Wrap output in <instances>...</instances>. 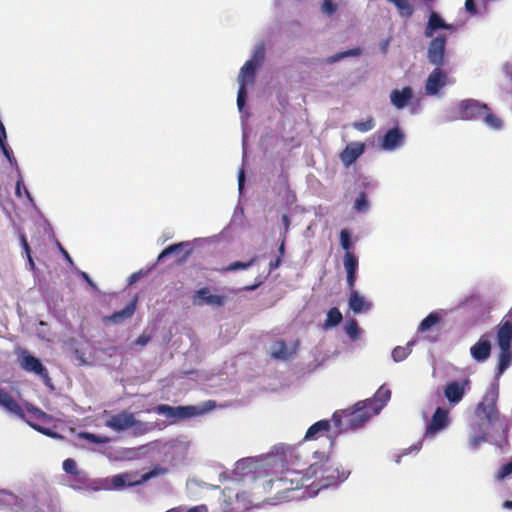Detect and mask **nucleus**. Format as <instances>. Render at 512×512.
Masks as SVG:
<instances>
[{
  "label": "nucleus",
  "mask_w": 512,
  "mask_h": 512,
  "mask_svg": "<svg viewBox=\"0 0 512 512\" xmlns=\"http://www.w3.org/2000/svg\"><path fill=\"white\" fill-rule=\"evenodd\" d=\"M305 475V487L314 493L343 482L348 473L333 461L325 452L315 451L313 462L302 471Z\"/></svg>",
  "instance_id": "obj_1"
},
{
  "label": "nucleus",
  "mask_w": 512,
  "mask_h": 512,
  "mask_svg": "<svg viewBox=\"0 0 512 512\" xmlns=\"http://www.w3.org/2000/svg\"><path fill=\"white\" fill-rule=\"evenodd\" d=\"M0 406L5 408L9 413L25 420L30 427L41 434L51 438H62L57 432L36 422V420L42 423L50 422L52 417L49 414L34 406H27V412L25 413L18 402L2 388H0Z\"/></svg>",
  "instance_id": "obj_2"
},
{
  "label": "nucleus",
  "mask_w": 512,
  "mask_h": 512,
  "mask_svg": "<svg viewBox=\"0 0 512 512\" xmlns=\"http://www.w3.org/2000/svg\"><path fill=\"white\" fill-rule=\"evenodd\" d=\"M305 487V475L302 471L287 469L280 476L270 479L264 490L272 495L275 501H287L293 497L290 493Z\"/></svg>",
  "instance_id": "obj_3"
},
{
  "label": "nucleus",
  "mask_w": 512,
  "mask_h": 512,
  "mask_svg": "<svg viewBox=\"0 0 512 512\" xmlns=\"http://www.w3.org/2000/svg\"><path fill=\"white\" fill-rule=\"evenodd\" d=\"M458 117L462 120H481L488 128L499 131L503 121L485 103L476 99H465L458 104Z\"/></svg>",
  "instance_id": "obj_4"
},
{
  "label": "nucleus",
  "mask_w": 512,
  "mask_h": 512,
  "mask_svg": "<svg viewBox=\"0 0 512 512\" xmlns=\"http://www.w3.org/2000/svg\"><path fill=\"white\" fill-rule=\"evenodd\" d=\"M377 415L368 405L357 402L353 407L341 411H336L332 415V422L338 429V432L348 430H357L363 427L371 417Z\"/></svg>",
  "instance_id": "obj_5"
},
{
  "label": "nucleus",
  "mask_w": 512,
  "mask_h": 512,
  "mask_svg": "<svg viewBox=\"0 0 512 512\" xmlns=\"http://www.w3.org/2000/svg\"><path fill=\"white\" fill-rule=\"evenodd\" d=\"M387 1L390 3H393L396 6L399 14L402 17L410 18L414 13V7L410 3H408L407 0H387ZM422 1L425 3L427 8L431 11L427 25L424 30L425 37L432 38L434 36L435 32L439 29L450 30V31L454 30V27L452 24H447L437 12L433 11L432 4H433L434 0H422Z\"/></svg>",
  "instance_id": "obj_6"
},
{
  "label": "nucleus",
  "mask_w": 512,
  "mask_h": 512,
  "mask_svg": "<svg viewBox=\"0 0 512 512\" xmlns=\"http://www.w3.org/2000/svg\"><path fill=\"white\" fill-rule=\"evenodd\" d=\"M498 397V388L494 386L489 387L483 395L482 400L477 404L474 410V416L494 425L499 423L502 427L507 428L506 418L500 414L497 408Z\"/></svg>",
  "instance_id": "obj_7"
},
{
  "label": "nucleus",
  "mask_w": 512,
  "mask_h": 512,
  "mask_svg": "<svg viewBox=\"0 0 512 512\" xmlns=\"http://www.w3.org/2000/svg\"><path fill=\"white\" fill-rule=\"evenodd\" d=\"M222 508L224 512H246L252 507V500L246 492H240L231 487L222 491Z\"/></svg>",
  "instance_id": "obj_8"
},
{
  "label": "nucleus",
  "mask_w": 512,
  "mask_h": 512,
  "mask_svg": "<svg viewBox=\"0 0 512 512\" xmlns=\"http://www.w3.org/2000/svg\"><path fill=\"white\" fill-rule=\"evenodd\" d=\"M259 65H257V62L254 60H248L245 62L243 67L240 70L239 76H238V82H239V90L237 94V106L239 110L241 111L245 105L246 102V81L253 82L255 78V72Z\"/></svg>",
  "instance_id": "obj_9"
},
{
  "label": "nucleus",
  "mask_w": 512,
  "mask_h": 512,
  "mask_svg": "<svg viewBox=\"0 0 512 512\" xmlns=\"http://www.w3.org/2000/svg\"><path fill=\"white\" fill-rule=\"evenodd\" d=\"M105 426L116 432H121L130 428L141 429L145 424L137 420L132 413L121 411L120 413L110 416L105 421Z\"/></svg>",
  "instance_id": "obj_10"
},
{
  "label": "nucleus",
  "mask_w": 512,
  "mask_h": 512,
  "mask_svg": "<svg viewBox=\"0 0 512 512\" xmlns=\"http://www.w3.org/2000/svg\"><path fill=\"white\" fill-rule=\"evenodd\" d=\"M14 512H51L52 506L39 502L34 493L24 494L21 497L16 495V503L13 507Z\"/></svg>",
  "instance_id": "obj_11"
},
{
  "label": "nucleus",
  "mask_w": 512,
  "mask_h": 512,
  "mask_svg": "<svg viewBox=\"0 0 512 512\" xmlns=\"http://www.w3.org/2000/svg\"><path fill=\"white\" fill-rule=\"evenodd\" d=\"M494 426L492 423L476 418L471 422L469 426V445L473 449H477L481 443L488 440L490 427Z\"/></svg>",
  "instance_id": "obj_12"
},
{
  "label": "nucleus",
  "mask_w": 512,
  "mask_h": 512,
  "mask_svg": "<svg viewBox=\"0 0 512 512\" xmlns=\"http://www.w3.org/2000/svg\"><path fill=\"white\" fill-rule=\"evenodd\" d=\"M18 360L21 369L24 371L34 373L45 381L50 380L48 370L45 368V366L38 358L31 355L26 349L20 350Z\"/></svg>",
  "instance_id": "obj_13"
},
{
  "label": "nucleus",
  "mask_w": 512,
  "mask_h": 512,
  "mask_svg": "<svg viewBox=\"0 0 512 512\" xmlns=\"http://www.w3.org/2000/svg\"><path fill=\"white\" fill-rule=\"evenodd\" d=\"M446 43L447 37L445 35H438L431 40L427 50V59L430 64L436 67L445 64Z\"/></svg>",
  "instance_id": "obj_14"
},
{
  "label": "nucleus",
  "mask_w": 512,
  "mask_h": 512,
  "mask_svg": "<svg viewBox=\"0 0 512 512\" xmlns=\"http://www.w3.org/2000/svg\"><path fill=\"white\" fill-rule=\"evenodd\" d=\"M155 412L171 418L174 421L180 419H187L198 414V409L195 406H177L172 407L167 404H159L155 407Z\"/></svg>",
  "instance_id": "obj_15"
},
{
  "label": "nucleus",
  "mask_w": 512,
  "mask_h": 512,
  "mask_svg": "<svg viewBox=\"0 0 512 512\" xmlns=\"http://www.w3.org/2000/svg\"><path fill=\"white\" fill-rule=\"evenodd\" d=\"M447 83V72L441 69V67H435L426 80L425 90L427 94L436 95Z\"/></svg>",
  "instance_id": "obj_16"
},
{
  "label": "nucleus",
  "mask_w": 512,
  "mask_h": 512,
  "mask_svg": "<svg viewBox=\"0 0 512 512\" xmlns=\"http://www.w3.org/2000/svg\"><path fill=\"white\" fill-rule=\"evenodd\" d=\"M470 380L452 381L444 388V396L452 405L458 404L464 397L466 388L469 386Z\"/></svg>",
  "instance_id": "obj_17"
},
{
  "label": "nucleus",
  "mask_w": 512,
  "mask_h": 512,
  "mask_svg": "<svg viewBox=\"0 0 512 512\" xmlns=\"http://www.w3.org/2000/svg\"><path fill=\"white\" fill-rule=\"evenodd\" d=\"M449 413L446 409L438 407L436 408L430 423L426 428V436H434L438 432L442 431L449 425Z\"/></svg>",
  "instance_id": "obj_18"
},
{
  "label": "nucleus",
  "mask_w": 512,
  "mask_h": 512,
  "mask_svg": "<svg viewBox=\"0 0 512 512\" xmlns=\"http://www.w3.org/2000/svg\"><path fill=\"white\" fill-rule=\"evenodd\" d=\"M366 146L362 142H350L340 153L339 158L343 165L348 168L365 152Z\"/></svg>",
  "instance_id": "obj_19"
},
{
  "label": "nucleus",
  "mask_w": 512,
  "mask_h": 512,
  "mask_svg": "<svg viewBox=\"0 0 512 512\" xmlns=\"http://www.w3.org/2000/svg\"><path fill=\"white\" fill-rule=\"evenodd\" d=\"M491 348L490 335L486 333L470 348V354L475 361L484 362L490 357Z\"/></svg>",
  "instance_id": "obj_20"
},
{
  "label": "nucleus",
  "mask_w": 512,
  "mask_h": 512,
  "mask_svg": "<svg viewBox=\"0 0 512 512\" xmlns=\"http://www.w3.org/2000/svg\"><path fill=\"white\" fill-rule=\"evenodd\" d=\"M391 391L388 388L381 386L372 398L362 400L361 404L368 405L374 413L379 414L387 402L390 400Z\"/></svg>",
  "instance_id": "obj_21"
},
{
  "label": "nucleus",
  "mask_w": 512,
  "mask_h": 512,
  "mask_svg": "<svg viewBox=\"0 0 512 512\" xmlns=\"http://www.w3.org/2000/svg\"><path fill=\"white\" fill-rule=\"evenodd\" d=\"M193 303L195 305H212V306H223L225 304V297L221 295H211L208 287L200 288L196 291L193 296Z\"/></svg>",
  "instance_id": "obj_22"
},
{
  "label": "nucleus",
  "mask_w": 512,
  "mask_h": 512,
  "mask_svg": "<svg viewBox=\"0 0 512 512\" xmlns=\"http://www.w3.org/2000/svg\"><path fill=\"white\" fill-rule=\"evenodd\" d=\"M192 245L188 241L179 242L176 244L169 245L166 247L158 256V261L163 260L164 258L168 257L172 254H180L183 253L182 257L180 258V262L185 261L192 253Z\"/></svg>",
  "instance_id": "obj_23"
},
{
  "label": "nucleus",
  "mask_w": 512,
  "mask_h": 512,
  "mask_svg": "<svg viewBox=\"0 0 512 512\" xmlns=\"http://www.w3.org/2000/svg\"><path fill=\"white\" fill-rule=\"evenodd\" d=\"M403 141H404L403 132L398 127H394L392 129H389L385 133V135L382 137L380 145H381L382 149L391 151V150H394L397 147L401 146Z\"/></svg>",
  "instance_id": "obj_24"
},
{
  "label": "nucleus",
  "mask_w": 512,
  "mask_h": 512,
  "mask_svg": "<svg viewBox=\"0 0 512 512\" xmlns=\"http://www.w3.org/2000/svg\"><path fill=\"white\" fill-rule=\"evenodd\" d=\"M413 89L409 86L399 89H394L390 93L391 104L397 109L405 108L413 99Z\"/></svg>",
  "instance_id": "obj_25"
},
{
  "label": "nucleus",
  "mask_w": 512,
  "mask_h": 512,
  "mask_svg": "<svg viewBox=\"0 0 512 512\" xmlns=\"http://www.w3.org/2000/svg\"><path fill=\"white\" fill-rule=\"evenodd\" d=\"M136 309V299L131 301L124 309L114 312L112 315L103 318L105 323H122L133 316Z\"/></svg>",
  "instance_id": "obj_26"
},
{
  "label": "nucleus",
  "mask_w": 512,
  "mask_h": 512,
  "mask_svg": "<svg viewBox=\"0 0 512 512\" xmlns=\"http://www.w3.org/2000/svg\"><path fill=\"white\" fill-rule=\"evenodd\" d=\"M331 429V421L329 420H320L311 425L304 439L305 440H316L321 436L327 435Z\"/></svg>",
  "instance_id": "obj_27"
},
{
  "label": "nucleus",
  "mask_w": 512,
  "mask_h": 512,
  "mask_svg": "<svg viewBox=\"0 0 512 512\" xmlns=\"http://www.w3.org/2000/svg\"><path fill=\"white\" fill-rule=\"evenodd\" d=\"M497 344L499 347H511L512 320L502 321L497 331Z\"/></svg>",
  "instance_id": "obj_28"
},
{
  "label": "nucleus",
  "mask_w": 512,
  "mask_h": 512,
  "mask_svg": "<svg viewBox=\"0 0 512 512\" xmlns=\"http://www.w3.org/2000/svg\"><path fill=\"white\" fill-rule=\"evenodd\" d=\"M348 304L349 308L354 313H361L362 311L370 308V303H368L356 290L350 291Z\"/></svg>",
  "instance_id": "obj_29"
},
{
  "label": "nucleus",
  "mask_w": 512,
  "mask_h": 512,
  "mask_svg": "<svg viewBox=\"0 0 512 512\" xmlns=\"http://www.w3.org/2000/svg\"><path fill=\"white\" fill-rule=\"evenodd\" d=\"M498 374L501 375L512 363L511 347H499Z\"/></svg>",
  "instance_id": "obj_30"
},
{
  "label": "nucleus",
  "mask_w": 512,
  "mask_h": 512,
  "mask_svg": "<svg viewBox=\"0 0 512 512\" xmlns=\"http://www.w3.org/2000/svg\"><path fill=\"white\" fill-rule=\"evenodd\" d=\"M292 352L288 350L284 341H277L273 346L272 357L275 359L287 360L291 357Z\"/></svg>",
  "instance_id": "obj_31"
},
{
  "label": "nucleus",
  "mask_w": 512,
  "mask_h": 512,
  "mask_svg": "<svg viewBox=\"0 0 512 512\" xmlns=\"http://www.w3.org/2000/svg\"><path fill=\"white\" fill-rule=\"evenodd\" d=\"M16 503V495L8 490H0V509L10 508L13 511V507Z\"/></svg>",
  "instance_id": "obj_32"
},
{
  "label": "nucleus",
  "mask_w": 512,
  "mask_h": 512,
  "mask_svg": "<svg viewBox=\"0 0 512 512\" xmlns=\"http://www.w3.org/2000/svg\"><path fill=\"white\" fill-rule=\"evenodd\" d=\"M441 320V317L439 316L438 313L436 312H431L427 317H425L419 327H418V331L420 332H425V331H428L430 330V328L432 326H434L435 324L439 323Z\"/></svg>",
  "instance_id": "obj_33"
},
{
  "label": "nucleus",
  "mask_w": 512,
  "mask_h": 512,
  "mask_svg": "<svg viewBox=\"0 0 512 512\" xmlns=\"http://www.w3.org/2000/svg\"><path fill=\"white\" fill-rule=\"evenodd\" d=\"M343 319L342 313L336 307L331 308L327 313L325 327H333L341 323Z\"/></svg>",
  "instance_id": "obj_34"
},
{
  "label": "nucleus",
  "mask_w": 512,
  "mask_h": 512,
  "mask_svg": "<svg viewBox=\"0 0 512 512\" xmlns=\"http://www.w3.org/2000/svg\"><path fill=\"white\" fill-rule=\"evenodd\" d=\"M360 54H361V49L360 48H353V49H349V50H346V51H343V52H339V53H337L335 55H332V56L328 57L326 59V62L329 63V64H332V63H335L337 61H340L343 58L359 56Z\"/></svg>",
  "instance_id": "obj_35"
},
{
  "label": "nucleus",
  "mask_w": 512,
  "mask_h": 512,
  "mask_svg": "<svg viewBox=\"0 0 512 512\" xmlns=\"http://www.w3.org/2000/svg\"><path fill=\"white\" fill-rule=\"evenodd\" d=\"M78 438L87 440L95 444H107L110 442V438L107 436H100L90 432H80Z\"/></svg>",
  "instance_id": "obj_36"
},
{
  "label": "nucleus",
  "mask_w": 512,
  "mask_h": 512,
  "mask_svg": "<svg viewBox=\"0 0 512 512\" xmlns=\"http://www.w3.org/2000/svg\"><path fill=\"white\" fill-rule=\"evenodd\" d=\"M411 351L409 343L406 346H397L392 351V358L395 362H401L410 355Z\"/></svg>",
  "instance_id": "obj_37"
},
{
  "label": "nucleus",
  "mask_w": 512,
  "mask_h": 512,
  "mask_svg": "<svg viewBox=\"0 0 512 512\" xmlns=\"http://www.w3.org/2000/svg\"><path fill=\"white\" fill-rule=\"evenodd\" d=\"M63 470L71 477H78L82 480V472L77 469L76 461L72 458H68L63 462Z\"/></svg>",
  "instance_id": "obj_38"
},
{
  "label": "nucleus",
  "mask_w": 512,
  "mask_h": 512,
  "mask_svg": "<svg viewBox=\"0 0 512 512\" xmlns=\"http://www.w3.org/2000/svg\"><path fill=\"white\" fill-rule=\"evenodd\" d=\"M343 264L346 272H357L358 270V258L351 252L345 253Z\"/></svg>",
  "instance_id": "obj_39"
},
{
  "label": "nucleus",
  "mask_w": 512,
  "mask_h": 512,
  "mask_svg": "<svg viewBox=\"0 0 512 512\" xmlns=\"http://www.w3.org/2000/svg\"><path fill=\"white\" fill-rule=\"evenodd\" d=\"M345 332L350 336L351 339L355 340L358 338L360 330L358 323L355 319H350L345 324Z\"/></svg>",
  "instance_id": "obj_40"
},
{
  "label": "nucleus",
  "mask_w": 512,
  "mask_h": 512,
  "mask_svg": "<svg viewBox=\"0 0 512 512\" xmlns=\"http://www.w3.org/2000/svg\"><path fill=\"white\" fill-rule=\"evenodd\" d=\"M354 208L358 212H365L369 208V201L365 192H361L355 200Z\"/></svg>",
  "instance_id": "obj_41"
},
{
  "label": "nucleus",
  "mask_w": 512,
  "mask_h": 512,
  "mask_svg": "<svg viewBox=\"0 0 512 512\" xmlns=\"http://www.w3.org/2000/svg\"><path fill=\"white\" fill-rule=\"evenodd\" d=\"M255 259H251L250 261L248 262H241V261H235L233 263H231L229 266L225 267L222 269L223 272H227V271H236V270H243V269H247L249 268L250 266H252V264L254 263Z\"/></svg>",
  "instance_id": "obj_42"
},
{
  "label": "nucleus",
  "mask_w": 512,
  "mask_h": 512,
  "mask_svg": "<svg viewBox=\"0 0 512 512\" xmlns=\"http://www.w3.org/2000/svg\"><path fill=\"white\" fill-rule=\"evenodd\" d=\"M6 138H7V135H6V130H5V127L3 125V123L0 121V148L3 152V154L8 158L10 159V153L11 151L9 150V147L6 143Z\"/></svg>",
  "instance_id": "obj_43"
},
{
  "label": "nucleus",
  "mask_w": 512,
  "mask_h": 512,
  "mask_svg": "<svg viewBox=\"0 0 512 512\" xmlns=\"http://www.w3.org/2000/svg\"><path fill=\"white\" fill-rule=\"evenodd\" d=\"M340 243L342 248L346 252H350V249L352 248V242H351V235L350 232L347 229H342L340 232Z\"/></svg>",
  "instance_id": "obj_44"
},
{
  "label": "nucleus",
  "mask_w": 512,
  "mask_h": 512,
  "mask_svg": "<svg viewBox=\"0 0 512 512\" xmlns=\"http://www.w3.org/2000/svg\"><path fill=\"white\" fill-rule=\"evenodd\" d=\"M265 58V46L263 43L256 46L253 54V58L251 60H254L257 62V65H260L262 61Z\"/></svg>",
  "instance_id": "obj_45"
},
{
  "label": "nucleus",
  "mask_w": 512,
  "mask_h": 512,
  "mask_svg": "<svg viewBox=\"0 0 512 512\" xmlns=\"http://www.w3.org/2000/svg\"><path fill=\"white\" fill-rule=\"evenodd\" d=\"M353 127L358 131L367 132L374 127V122L372 119H369L367 121L354 122Z\"/></svg>",
  "instance_id": "obj_46"
},
{
  "label": "nucleus",
  "mask_w": 512,
  "mask_h": 512,
  "mask_svg": "<svg viewBox=\"0 0 512 512\" xmlns=\"http://www.w3.org/2000/svg\"><path fill=\"white\" fill-rule=\"evenodd\" d=\"M87 485V478L82 473V480H80L78 477H71L70 478V486L74 489H82Z\"/></svg>",
  "instance_id": "obj_47"
},
{
  "label": "nucleus",
  "mask_w": 512,
  "mask_h": 512,
  "mask_svg": "<svg viewBox=\"0 0 512 512\" xmlns=\"http://www.w3.org/2000/svg\"><path fill=\"white\" fill-rule=\"evenodd\" d=\"M511 473H512V460L510 462L504 464L501 467V469L498 472V478L499 479H504L505 477H507Z\"/></svg>",
  "instance_id": "obj_48"
},
{
  "label": "nucleus",
  "mask_w": 512,
  "mask_h": 512,
  "mask_svg": "<svg viewBox=\"0 0 512 512\" xmlns=\"http://www.w3.org/2000/svg\"><path fill=\"white\" fill-rule=\"evenodd\" d=\"M346 274H347L346 281H347L348 288L350 289V291H353V290H355V282L357 279V272H346Z\"/></svg>",
  "instance_id": "obj_49"
},
{
  "label": "nucleus",
  "mask_w": 512,
  "mask_h": 512,
  "mask_svg": "<svg viewBox=\"0 0 512 512\" xmlns=\"http://www.w3.org/2000/svg\"><path fill=\"white\" fill-rule=\"evenodd\" d=\"M22 190H24L25 194L27 196H29V192L27 190V188L25 187L24 185V182L22 179H19L16 183V188H15V193L18 197H21L22 196Z\"/></svg>",
  "instance_id": "obj_50"
},
{
  "label": "nucleus",
  "mask_w": 512,
  "mask_h": 512,
  "mask_svg": "<svg viewBox=\"0 0 512 512\" xmlns=\"http://www.w3.org/2000/svg\"><path fill=\"white\" fill-rule=\"evenodd\" d=\"M20 242H21V246H22L27 258H30L31 249H30V246L28 244L25 234L20 235Z\"/></svg>",
  "instance_id": "obj_51"
},
{
  "label": "nucleus",
  "mask_w": 512,
  "mask_h": 512,
  "mask_svg": "<svg viewBox=\"0 0 512 512\" xmlns=\"http://www.w3.org/2000/svg\"><path fill=\"white\" fill-rule=\"evenodd\" d=\"M322 9L324 12H326L328 14H332L336 8L331 0H324V2L322 4Z\"/></svg>",
  "instance_id": "obj_52"
},
{
  "label": "nucleus",
  "mask_w": 512,
  "mask_h": 512,
  "mask_svg": "<svg viewBox=\"0 0 512 512\" xmlns=\"http://www.w3.org/2000/svg\"><path fill=\"white\" fill-rule=\"evenodd\" d=\"M465 9L468 13L474 15L477 12L476 4L474 0H466L465 1Z\"/></svg>",
  "instance_id": "obj_53"
},
{
  "label": "nucleus",
  "mask_w": 512,
  "mask_h": 512,
  "mask_svg": "<svg viewBox=\"0 0 512 512\" xmlns=\"http://www.w3.org/2000/svg\"><path fill=\"white\" fill-rule=\"evenodd\" d=\"M150 339V336L142 334L136 339V344L140 346H145L150 341Z\"/></svg>",
  "instance_id": "obj_54"
},
{
  "label": "nucleus",
  "mask_w": 512,
  "mask_h": 512,
  "mask_svg": "<svg viewBox=\"0 0 512 512\" xmlns=\"http://www.w3.org/2000/svg\"><path fill=\"white\" fill-rule=\"evenodd\" d=\"M186 512H208L206 505H198L188 509Z\"/></svg>",
  "instance_id": "obj_55"
},
{
  "label": "nucleus",
  "mask_w": 512,
  "mask_h": 512,
  "mask_svg": "<svg viewBox=\"0 0 512 512\" xmlns=\"http://www.w3.org/2000/svg\"><path fill=\"white\" fill-rule=\"evenodd\" d=\"M281 257L278 256L276 257L274 260H272L270 263H269V268L270 270H274V269H277L280 265H281Z\"/></svg>",
  "instance_id": "obj_56"
},
{
  "label": "nucleus",
  "mask_w": 512,
  "mask_h": 512,
  "mask_svg": "<svg viewBox=\"0 0 512 512\" xmlns=\"http://www.w3.org/2000/svg\"><path fill=\"white\" fill-rule=\"evenodd\" d=\"M244 183H245V175H244V171L241 169L238 174V186H239L240 191L243 189Z\"/></svg>",
  "instance_id": "obj_57"
},
{
  "label": "nucleus",
  "mask_w": 512,
  "mask_h": 512,
  "mask_svg": "<svg viewBox=\"0 0 512 512\" xmlns=\"http://www.w3.org/2000/svg\"><path fill=\"white\" fill-rule=\"evenodd\" d=\"M80 275H81L82 279L88 283L89 286H91L92 288H96L95 283L92 281V279L89 277V275L86 272H81Z\"/></svg>",
  "instance_id": "obj_58"
},
{
  "label": "nucleus",
  "mask_w": 512,
  "mask_h": 512,
  "mask_svg": "<svg viewBox=\"0 0 512 512\" xmlns=\"http://www.w3.org/2000/svg\"><path fill=\"white\" fill-rule=\"evenodd\" d=\"M157 474H158V472H157L156 470H152V471H150V472H148V473L144 474V475L142 476V479L146 481V480H149L150 478H152V477L156 476Z\"/></svg>",
  "instance_id": "obj_59"
},
{
  "label": "nucleus",
  "mask_w": 512,
  "mask_h": 512,
  "mask_svg": "<svg viewBox=\"0 0 512 512\" xmlns=\"http://www.w3.org/2000/svg\"><path fill=\"white\" fill-rule=\"evenodd\" d=\"M114 484H115L116 486H121V485H123V484H124V479H123V477H122L121 475L115 476V477H114Z\"/></svg>",
  "instance_id": "obj_60"
},
{
  "label": "nucleus",
  "mask_w": 512,
  "mask_h": 512,
  "mask_svg": "<svg viewBox=\"0 0 512 512\" xmlns=\"http://www.w3.org/2000/svg\"><path fill=\"white\" fill-rule=\"evenodd\" d=\"M285 254V241L283 240L279 246V256L282 258Z\"/></svg>",
  "instance_id": "obj_61"
},
{
  "label": "nucleus",
  "mask_w": 512,
  "mask_h": 512,
  "mask_svg": "<svg viewBox=\"0 0 512 512\" xmlns=\"http://www.w3.org/2000/svg\"><path fill=\"white\" fill-rule=\"evenodd\" d=\"M250 465H251V461L249 460H243V470L245 471L246 469L250 470Z\"/></svg>",
  "instance_id": "obj_62"
},
{
  "label": "nucleus",
  "mask_w": 512,
  "mask_h": 512,
  "mask_svg": "<svg viewBox=\"0 0 512 512\" xmlns=\"http://www.w3.org/2000/svg\"><path fill=\"white\" fill-rule=\"evenodd\" d=\"M61 251L64 254L65 258L68 260V262L73 263L72 258L70 257L68 252L66 250H64L63 248H61Z\"/></svg>",
  "instance_id": "obj_63"
},
{
  "label": "nucleus",
  "mask_w": 512,
  "mask_h": 512,
  "mask_svg": "<svg viewBox=\"0 0 512 512\" xmlns=\"http://www.w3.org/2000/svg\"><path fill=\"white\" fill-rule=\"evenodd\" d=\"M503 507L506 509H512V500H507L503 503Z\"/></svg>",
  "instance_id": "obj_64"
}]
</instances>
